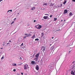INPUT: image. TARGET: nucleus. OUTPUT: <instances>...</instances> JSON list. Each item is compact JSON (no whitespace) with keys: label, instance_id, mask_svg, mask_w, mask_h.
Instances as JSON below:
<instances>
[{"label":"nucleus","instance_id":"nucleus-1","mask_svg":"<svg viewBox=\"0 0 75 75\" xmlns=\"http://www.w3.org/2000/svg\"><path fill=\"white\" fill-rule=\"evenodd\" d=\"M28 68V65L26 64L24 65V70H27Z\"/></svg>","mask_w":75,"mask_h":75},{"label":"nucleus","instance_id":"nucleus-2","mask_svg":"<svg viewBox=\"0 0 75 75\" xmlns=\"http://www.w3.org/2000/svg\"><path fill=\"white\" fill-rule=\"evenodd\" d=\"M25 35H26L27 37H31V35L30 34H25Z\"/></svg>","mask_w":75,"mask_h":75},{"label":"nucleus","instance_id":"nucleus-3","mask_svg":"<svg viewBox=\"0 0 75 75\" xmlns=\"http://www.w3.org/2000/svg\"><path fill=\"white\" fill-rule=\"evenodd\" d=\"M39 66L37 65H36V69L37 71H38V70H39Z\"/></svg>","mask_w":75,"mask_h":75},{"label":"nucleus","instance_id":"nucleus-4","mask_svg":"<svg viewBox=\"0 0 75 75\" xmlns=\"http://www.w3.org/2000/svg\"><path fill=\"white\" fill-rule=\"evenodd\" d=\"M41 37H42V38L43 37V38L44 39L45 38V37H44V33H41Z\"/></svg>","mask_w":75,"mask_h":75},{"label":"nucleus","instance_id":"nucleus-5","mask_svg":"<svg viewBox=\"0 0 75 75\" xmlns=\"http://www.w3.org/2000/svg\"><path fill=\"white\" fill-rule=\"evenodd\" d=\"M31 63L32 65H33V64H36V63H35V62L34 61H32L31 62Z\"/></svg>","mask_w":75,"mask_h":75},{"label":"nucleus","instance_id":"nucleus-6","mask_svg":"<svg viewBox=\"0 0 75 75\" xmlns=\"http://www.w3.org/2000/svg\"><path fill=\"white\" fill-rule=\"evenodd\" d=\"M41 25H40L38 27H37V29H38V30L40 29V28H41Z\"/></svg>","mask_w":75,"mask_h":75},{"label":"nucleus","instance_id":"nucleus-7","mask_svg":"<svg viewBox=\"0 0 75 75\" xmlns=\"http://www.w3.org/2000/svg\"><path fill=\"white\" fill-rule=\"evenodd\" d=\"M39 55H40V54H37L36 55L35 57L36 58H38L39 57Z\"/></svg>","mask_w":75,"mask_h":75},{"label":"nucleus","instance_id":"nucleus-8","mask_svg":"<svg viewBox=\"0 0 75 75\" xmlns=\"http://www.w3.org/2000/svg\"><path fill=\"white\" fill-rule=\"evenodd\" d=\"M68 13V11H67V9H65L64 11V13L67 14Z\"/></svg>","mask_w":75,"mask_h":75},{"label":"nucleus","instance_id":"nucleus-9","mask_svg":"<svg viewBox=\"0 0 75 75\" xmlns=\"http://www.w3.org/2000/svg\"><path fill=\"white\" fill-rule=\"evenodd\" d=\"M35 35H33V36L31 37V38H32V39H34V38H35Z\"/></svg>","mask_w":75,"mask_h":75},{"label":"nucleus","instance_id":"nucleus-10","mask_svg":"<svg viewBox=\"0 0 75 75\" xmlns=\"http://www.w3.org/2000/svg\"><path fill=\"white\" fill-rule=\"evenodd\" d=\"M12 65L13 66H16V63H13L12 64Z\"/></svg>","mask_w":75,"mask_h":75},{"label":"nucleus","instance_id":"nucleus-11","mask_svg":"<svg viewBox=\"0 0 75 75\" xmlns=\"http://www.w3.org/2000/svg\"><path fill=\"white\" fill-rule=\"evenodd\" d=\"M47 17H48V16H44V19H47Z\"/></svg>","mask_w":75,"mask_h":75},{"label":"nucleus","instance_id":"nucleus-12","mask_svg":"<svg viewBox=\"0 0 75 75\" xmlns=\"http://www.w3.org/2000/svg\"><path fill=\"white\" fill-rule=\"evenodd\" d=\"M34 60H35V61H38V58L35 57Z\"/></svg>","mask_w":75,"mask_h":75},{"label":"nucleus","instance_id":"nucleus-13","mask_svg":"<svg viewBox=\"0 0 75 75\" xmlns=\"http://www.w3.org/2000/svg\"><path fill=\"white\" fill-rule=\"evenodd\" d=\"M72 14H72V13L71 12H70L69 13V16H72Z\"/></svg>","mask_w":75,"mask_h":75},{"label":"nucleus","instance_id":"nucleus-14","mask_svg":"<svg viewBox=\"0 0 75 75\" xmlns=\"http://www.w3.org/2000/svg\"><path fill=\"white\" fill-rule=\"evenodd\" d=\"M54 46H52L51 47V50H53L54 49Z\"/></svg>","mask_w":75,"mask_h":75},{"label":"nucleus","instance_id":"nucleus-15","mask_svg":"<svg viewBox=\"0 0 75 75\" xmlns=\"http://www.w3.org/2000/svg\"><path fill=\"white\" fill-rule=\"evenodd\" d=\"M67 3V1H65L63 3V4H65V3Z\"/></svg>","mask_w":75,"mask_h":75},{"label":"nucleus","instance_id":"nucleus-16","mask_svg":"<svg viewBox=\"0 0 75 75\" xmlns=\"http://www.w3.org/2000/svg\"><path fill=\"white\" fill-rule=\"evenodd\" d=\"M45 47H43V52H44V51H45Z\"/></svg>","mask_w":75,"mask_h":75},{"label":"nucleus","instance_id":"nucleus-17","mask_svg":"<svg viewBox=\"0 0 75 75\" xmlns=\"http://www.w3.org/2000/svg\"><path fill=\"white\" fill-rule=\"evenodd\" d=\"M35 41H39L38 38H36L35 39Z\"/></svg>","mask_w":75,"mask_h":75},{"label":"nucleus","instance_id":"nucleus-18","mask_svg":"<svg viewBox=\"0 0 75 75\" xmlns=\"http://www.w3.org/2000/svg\"><path fill=\"white\" fill-rule=\"evenodd\" d=\"M57 20V18H54V20L55 21Z\"/></svg>","mask_w":75,"mask_h":75},{"label":"nucleus","instance_id":"nucleus-19","mask_svg":"<svg viewBox=\"0 0 75 75\" xmlns=\"http://www.w3.org/2000/svg\"><path fill=\"white\" fill-rule=\"evenodd\" d=\"M34 9H35V7H33L32 8L31 10H34Z\"/></svg>","mask_w":75,"mask_h":75},{"label":"nucleus","instance_id":"nucleus-20","mask_svg":"<svg viewBox=\"0 0 75 75\" xmlns=\"http://www.w3.org/2000/svg\"><path fill=\"white\" fill-rule=\"evenodd\" d=\"M71 74H72L73 75H74V72L72 71L71 72Z\"/></svg>","mask_w":75,"mask_h":75},{"label":"nucleus","instance_id":"nucleus-21","mask_svg":"<svg viewBox=\"0 0 75 75\" xmlns=\"http://www.w3.org/2000/svg\"><path fill=\"white\" fill-rule=\"evenodd\" d=\"M9 11H11V12H12V10H9L8 12L7 13H8L9 12Z\"/></svg>","mask_w":75,"mask_h":75},{"label":"nucleus","instance_id":"nucleus-22","mask_svg":"<svg viewBox=\"0 0 75 75\" xmlns=\"http://www.w3.org/2000/svg\"><path fill=\"white\" fill-rule=\"evenodd\" d=\"M39 26V25H37L36 26H35V27L36 28H37V27H38V26Z\"/></svg>","mask_w":75,"mask_h":75},{"label":"nucleus","instance_id":"nucleus-23","mask_svg":"<svg viewBox=\"0 0 75 75\" xmlns=\"http://www.w3.org/2000/svg\"><path fill=\"white\" fill-rule=\"evenodd\" d=\"M74 25L75 26V22H73L72 23V25Z\"/></svg>","mask_w":75,"mask_h":75},{"label":"nucleus","instance_id":"nucleus-24","mask_svg":"<svg viewBox=\"0 0 75 75\" xmlns=\"http://www.w3.org/2000/svg\"><path fill=\"white\" fill-rule=\"evenodd\" d=\"M44 47V46L42 47L41 50H42V49H43V48Z\"/></svg>","mask_w":75,"mask_h":75},{"label":"nucleus","instance_id":"nucleus-25","mask_svg":"<svg viewBox=\"0 0 75 75\" xmlns=\"http://www.w3.org/2000/svg\"><path fill=\"white\" fill-rule=\"evenodd\" d=\"M47 3H46V4L44 3L43 4V6H47Z\"/></svg>","mask_w":75,"mask_h":75},{"label":"nucleus","instance_id":"nucleus-26","mask_svg":"<svg viewBox=\"0 0 75 75\" xmlns=\"http://www.w3.org/2000/svg\"><path fill=\"white\" fill-rule=\"evenodd\" d=\"M5 42H4L3 43V46H4V45H5Z\"/></svg>","mask_w":75,"mask_h":75},{"label":"nucleus","instance_id":"nucleus-27","mask_svg":"<svg viewBox=\"0 0 75 75\" xmlns=\"http://www.w3.org/2000/svg\"><path fill=\"white\" fill-rule=\"evenodd\" d=\"M13 71H14V72H15V71H16V69H13Z\"/></svg>","mask_w":75,"mask_h":75},{"label":"nucleus","instance_id":"nucleus-28","mask_svg":"<svg viewBox=\"0 0 75 75\" xmlns=\"http://www.w3.org/2000/svg\"><path fill=\"white\" fill-rule=\"evenodd\" d=\"M26 37H27V36H24V38H25V39L26 38Z\"/></svg>","mask_w":75,"mask_h":75},{"label":"nucleus","instance_id":"nucleus-29","mask_svg":"<svg viewBox=\"0 0 75 75\" xmlns=\"http://www.w3.org/2000/svg\"><path fill=\"white\" fill-rule=\"evenodd\" d=\"M52 15L50 16V18H52Z\"/></svg>","mask_w":75,"mask_h":75},{"label":"nucleus","instance_id":"nucleus-30","mask_svg":"<svg viewBox=\"0 0 75 75\" xmlns=\"http://www.w3.org/2000/svg\"><path fill=\"white\" fill-rule=\"evenodd\" d=\"M3 58H4V56L2 57L1 58V59H3Z\"/></svg>","mask_w":75,"mask_h":75},{"label":"nucleus","instance_id":"nucleus-31","mask_svg":"<svg viewBox=\"0 0 75 75\" xmlns=\"http://www.w3.org/2000/svg\"><path fill=\"white\" fill-rule=\"evenodd\" d=\"M23 43L21 45H20V46H23Z\"/></svg>","mask_w":75,"mask_h":75},{"label":"nucleus","instance_id":"nucleus-32","mask_svg":"<svg viewBox=\"0 0 75 75\" xmlns=\"http://www.w3.org/2000/svg\"><path fill=\"white\" fill-rule=\"evenodd\" d=\"M49 68H51V65H50L49 66Z\"/></svg>","mask_w":75,"mask_h":75},{"label":"nucleus","instance_id":"nucleus-33","mask_svg":"<svg viewBox=\"0 0 75 75\" xmlns=\"http://www.w3.org/2000/svg\"><path fill=\"white\" fill-rule=\"evenodd\" d=\"M61 6H62V4H61V6H59V5H58V7H61Z\"/></svg>","mask_w":75,"mask_h":75},{"label":"nucleus","instance_id":"nucleus-34","mask_svg":"<svg viewBox=\"0 0 75 75\" xmlns=\"http://www.w3.org/2000/svg\"><path fill=\"white\" fill-rule=\"evenodd\" d=\"M19 59H20L21 60V59H22V58H21V57H20L19 58Z\"/></svg>","mask_w":75,"mask_h":75},{"label":"nucleus","instance_id":"nucleus-35","mask_svg":"<svg viewBox=\"0 0 75 75\" xmlns=\"http://www.w3.org/2000/svg\"><path fill=\"white\" fill-rule=\"evenodd\" d=\"M14 23V21L12 22L11 23V24H13V23Z\"/></svg>","mask_w":75,"mask_h":75},{"label":"nucleus","instance_id":"nucleus-36","mask_svg":"<svg viewBox=\"0 0 75 75\" xmlns=\"http://www.w3.org/2000/svg\"><path fill=\"white\" fill-rule=\"evenodd\" d=\"M9 42H11V40H9Z\"/></svg>","mask_w":75,"mask_h":75},{"label":"nucleus","instance_id":"nucleus-37","mask_svg":"<svg viewBox=\"0 0 75 75\" xmlns=\"http://www.w3.org/2000/svg\"><path fill=\"white\" fill-rule=\"evenodd\" d=\"M10 44V43H7V45H8V44Z\"/></svg>","mask_w":75,"mask_h":75},{"label":"nucleus","instance_id":"nucleus-38","mask_svg":"<svg viewBox=\"0 0 75 75\" xmlns=\"http://www.w3.org/2000/svg\"><path fill=\"white\" fill-rule=\"evenodd\" d=\"M73 1H74V2H75V0H72Z\"/></svg>","mask_w":75,"mask_h":75},{"label":"nucleus","instance_id":"nucleus-39","mask_svg":"<svg viewBox=\"0 0 75 75\" xmlns=\"http://www.w3.org/2000/svg\"><path fill=\"white\" fill-rule=\"evenodd\" d=\"M36 21V20H34V22H35Z\"/></svg>","mask_w":75,"mask_h":75},{"label":"nucleus","instance_id":"nucleus-40","mask_svg":"<svg viewBox=\"0 0 75 75\" xmlns=\"http://www.w3.org/2000/svg\"><path fill=\"white\" fill-rule=\"evenodd\" d=\"M21 75H23V73H21Z\"/></svg>","mask_w":75,"mask_h":75},{"label":"nucleus","instance_id":"nucleus-41","mask_svg":"<svg viewBox=\"0 0 75 75\" xmlns=\"http://www.w3.org/2000/svg\"><path fill=\"white\" fill-rule=\"evenodd\" d=\"M71 51H69V53H70V52H71Z\"/></svg>","mask_w":75,"mask_h":75},{"label":"nucleus","instance_id":"nucleus-42","mask_svg":"<svg viewBox=\"0 0 75 75\" xmlns=\"http://www.w3.org/2000/svg\"><path fill=\"white\" fill-rule=\"evenodd\" d=\"M41 10H45V8H44V9H42V8H41Z\"/></svg>","mask_w":75,"mask_h":75},{"label":"nucleus","instance_id":"nucleus-43","mask_svg":"<svg viewBox=\"0 0 75 75\" xmlns=\"http://www.w3.org/2000/svg\"><path fill=\"white\" fill-rule=\"evenodd\" d=\"M45 15H48V14H45Z\"/></svg>","mask_w":75,"mask_h":75},{"label":"nucleus","instance_id":"nucleus-44","mask_svg":"<svg viewBox=\"0 0 75 75\" xmlns=\"http://www.w3.org/2000/svg\"><path fill=\"white\" fill-rule=\"evenodd\" d=\"M1 1H3V0H1L0 1V2H1Z\"/></svg>","mask_w":75,"mask_h":75},{"label":"nucleus","instance_id":"nucleus-45","mask_svg":"<svg viewBox=\"0 0 75 75\" xmlns=\"http://www.w3.org/2000/svg\"><path fill=\"white\" fill-rule=\"evenodd\" d=\"M63 21V20H62L61 21L62 22Z\"/></svg>","mask_w":75,"mask_h":75},{"label":"nucleus","instance_id":"nucleus-46","mask_svg":"<svg viewBox=\"0 0 75 75\" xmlns=\"http://www.w3.org/2000/svg\"><path fill=\"white\" fill-rule=\"evenodd\" d=\"M52 39H53V38H54V37H52Z\"/></svg>","mask_w":75,"mask_h":75},{"label":"nucleus","instance_id":"nucleus-47","mask_svg":"<svg viewBox=\"0 0 75 75\" xmlns=\"http://www.w3.org/2000/svg\"><path fill=\"white\" fill-rule=\"evenodd\" d=\"M14 20H16V18H15Z\"/></svg>","mask_w":75,"mask_h":75},{"label":"nucleus","instance_id":"nucleus-48","mask_svg":"<svg viewBox=\"0 0 75 75\" xmlns=\"http://www.w3.org/2000/svg\"><path fill=\"white\" fill-rule=\"evenodd\" d=\"M18 74V75H20V74Z\"/></svg>","mask_w":75,"mask_h":75},{"label":"nucleus","instance_id":"nucleus-49","mask_svg":"<svg viewBox=\"0 0 75 75\" xmlns=\"http://www.w3.org/2000/svg\"><path fill=\"white\" fill-rule=\"evenodd\" d=\"M1 49H3V48H1Z\"/></svg>","mask_w":75,"mask_h":75},{"label":"nucleus","instance_id":"nucleus-50","mask_svg":"<svg viewBox=\"0 0 75 75\" xmlns=\"http://www.w3.org/2000/svg\"><path fill=\"white\" fill-rule=\"evenodd\" d=\"M64 21H65V20H64Z\"/></svg>","mask_w":75,"mask_h":75},{"label":"nucleus","instance_id":"nucleus-51","mask_svg":"<svg viewBox=\"0 0 75 75\" xmlns=\"http://www.w3.org/2000/svg\"><path fill=\"white\" fill-rule=\"evenodd\" d=\"M50 45H51V44H50Z\"/></svg>","mask_w":75,"mask_h":75},{"label":"nucleus","instance_id":"nucleus-52","mask_svg":"<svg viewBox=\"0 0 75 75\" xmlns=\"http://www.w3.org/2000/svg\"><path fill=\"white\" fill-rule=\"evenodd\" d=\"M19 14V13H18V14Z\"/></svg>","mask_w":75,"mask_h":75},{"label":"nucleus","instance_id":"nucleus-53","mask_svg":"<svg viewBox=\"0 0 75 75\" xmlns=\"http://www.w3.org/2000/svg\"><path fill=\"white\" fill-rule=\"evenodd\" d=\"M64 0V1H65V0Z\"/></svg>","mask_w":75,"mask_h":75},{"label":"nucleus","instance_id":"nucleus-54","mask_svg":"<svg viewBox=\"0 0 75 75\" xmlns=\"http://www.w3.org/2000/svg\"><path fill=\"white\" fill-rule=\"evenodd\" d=\"M0 30H1V29H0Z\"/></svg>","mask_w":75,"mask_h":75}]
</instances>
